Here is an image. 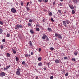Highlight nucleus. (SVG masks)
Returning <instances> with one entry per match:
<instances>
[{"instance_id":"obj_21","label":"nucleus","mask_w":79,"mask_h":79,"mask_svg":"<svg viewBox=\"0 0 79 79\" xmlns=\"http://www.w3.org/2000/svg\"><path fill=\"white\" fill-rule=\"evenodd\" d=\"M59 35V34H57L56 33H55V37H58Z\"/></svg>"},{"instance_id":"obj_38","label":"nucleus","mask_w":79,"mask_h":79,"mask_svg":"<svg viewBox=\"0 0 79 79\" xmlns=\"http://www.w3.org/2000/svg\"><path fill=\"white\" fill-rule=\"evenodd\" d=\"M25 57H27V56H28V54H26L25 55Z\"/></svg>"},{"instance_id":"obj_14","label":"nucleus","mask_w":79,"mask_h":79,"mask_svg":"<svg viewBox=\"0 0 79 79\" xmlns=\"http://www.w3.org/2000/svg\"><path fill=\"white\" fill-rule=\"evenodd\" d=\"M6 56H7V57H10V54L8 53H6Z\"/></svg>"},{"instance_id":"obj_36","label":"nucleus","mask_w":79,"mask_h":79,"mask_svg":"<svg viewBox=\"0 0 79 79\" xmlns=\"http://www.w3.org/2000/svg\"><path fill=\"white\" fill-rule=\"evenodd\" d=\"M51 21H52V22H54V20H53V19L52 18H51Z\"/></svg>"},{"instance_id":"obj_12","label":"nucleus","mask_w":79,"mask_h":79,"mask_svg":"<svg viewBox=\"0 0 79 79\" xmlns=\"http://www.w3.org/2000/svg\"><path fill=\"white\" fill-rule=\"evenodd\" d=\"M58 38H59V39H62V37H61V35H60V34H59V35H58Z\"/></svg>"},{"instance_id":"obj_16","label":"nucleus","mask_w":79,"mask_h":79,"mask_svg":"<svg viewBox=\"0 0 79 79\" xmlns=\"http://www.w3.org/2000/svg\"><path fill=\"white\" fill-rule=\"evenodd\" d=\"M29 44L30 46H32V42H31V41H30Z\"/></svg>"},{"instance_id":"obj_25","label":"nucleus","mask_w":79,"mask_h":79,"mask_svg":"<svg viewBox=\"0 0 79 79\" xmlns=\"http://www.w3.org/2000/svg\"><path fill=\"white\" fill-rule=\"evenodd\" d=\"M15 60L16 61H18L19 60V59H18V58L17 57H16Z\"/></svg>"},{"instance_id":"obj_55","label":"nucleus","mask_w":79,"mask_h":79,"mask_svg":"<svg viewBox=\"0 0 79 79\" xmlns=\"http://www.w3.org/2000/svg\"><path fill=\"white\" fill-rule=\"evenodd\" d=\"M47 40H49V39H48V37L47 38Z\"/></svg>"},{"instance_id":"obj_58","label":"nucleus","mask_w":79,"mask_h":79,"mask_svg":"<svg viewBox=\"0 0 79 79\" xmlns=\"http://www.w3.org/2000/svg\"><path fill=\"white\" fill-rule=\"evenodd\" d=\"M36 79H38V77H37L36 78Z\"/></svg>"},{"instance_id":"obj_3","label":"nucleus","mask_w":79,"mask_h":79,"mask_svg":"<svg viewBox=\"0 0 79 79\" xmlns=\"http://www.w3.org/2000/svg\"><path fill=\"white\" fill-rule=\"evenodd\" d=\"M11 11L12 13H16V9H15V8H12L11 9Z\"/></svg>"},{"instance_id":"obj_45","label":"nucleus","mask_w":79,"mask_h":79,"mask_svg":"<svg viewBox=\"0 0 79 79\" xmlns=\"http://www.w3.org/2000/svg\"><path fill=\"white\" fill-rule=\"evenodd\" d=\"M36 27H39V25H38V24H36Z\"/></svg>"},{"instance_id":"obj_15","label":"nucleus","mask_w":79,"mask_h":79,"mask_svg":"<svg viewBox=\"0 0 79 79\" xmlns=\"http://www.w3.org/2000/svg\"><path fill=\"white\" fill-rule=\"evenodd\" d=\"M52 12H50L48 14L49 16H52Z\"/></svg>"},{"instance_id":"obj_29","label":"nucleus","mask_w":79,"mask_h":79,"mask_svg":"<svg viewBox=\"0 0 79 79\" xmlns=\"http://www.w3.org/2000/svg\"><path fill=\"white\" fill-rule=\"evenodd\" d=\"M0 24H1V25H3V23L1 21H0Z\"/></svg>"},{"instance_id":"obj_32","label":"nucleus","mask_w":79,"mask_h":79,"mask_svg":"<svg viewBox=\"0 0 79 79\" xmlns=\"http://www.w3.org/2000/svg\"><path fill=\"white\" fill-rule=\"evenodd\" d=\"M58 5H59L60 6H62V4H61V3H60L58 4Z\"/></svg>"},{"instance_id":"obj_22","label":"nucleus","mask_w":79,"mask_h":79,"mask_svg":"<svg viewBox=\"0 0 79 79\" xmlns=\"http://www.w3.org/2000/svg\"><path fill=\"white\" fill-rule=\"evenodd\" d=\"M30 32L31 33V34H33L34 33V31H33V30H31Z\"/></svg>"},{"instance_id":"obj_8","label":"nucleus","mask_w":79,"mask_h":79,"mask_svg":"<svg viewBox=\"0 0 79 79\" xmlns=\"http://www.w3.org/2000/svg\"><path fill=\"white\" fill-rule=\"evenodd\" d=\"M12 50L14 54H16V52L15 50V49H14L13 48L12 49Z\"/></svg>"},{"instance_id":"obj_34","label":"nucleus","mask_w":79,"mask_h":79,"mask_svg":"<svg viewBox=\"0 0 79 79\" xmlns=\"http://www.w3.org/2000/svg\"><path fill=\"white\" fill-rule=\"evenodd\" d=\"M29 22L30 23H32V19H30L29 20Z\"/></svg>"},{"instance_id":"obj_10","label":"nucleus","mask_w":79,"mask_h":79,"mask_svg":"<svg viewBox=\"0 0 79 79\" xmlns=\"http://www.w3.org/2000/svg\"><path fill=\"white\" fill-rule=\"evenodd\" d=\"M69 6L72 10H73V9H74V6H73L70 5Z\"/></svg>"},{"instance_id":"obj_28","label":"nucleus","mask_w":79,"mask_h":79,"mask_svg":"<svg viewBox=\"0 0 79 79\" xmlns=\"http://www.w3.org/2000/svg\"><path fill=\"white\" fill-rule=\"evenodd\" d=\"M28 26H32V24H31V23H28Z\"/></svg>"},{"instance_id":"obj_4","label":"nucleus","mask_w":79,"mask_h":79,"mask_svg":"<svg viewBox=\"0 0 79 79\" xmlns=\"http://www.w3.org/2000/svg\"><path fill=\"white\" fill-rule=\"evenodd\" d=\"M47 37V35L45 34H44L43 35L42 38L43 39V40H45V39Z\"/></svg>"},{"instance_id":"obj_52","label":"nucleus","mask_w":79,"mask_h":79,"mask_svg":"<svg viewBox=\"0 0 79 79\" xmlns=\"http://www.w3.org/2000/svg\"><path fill=\"white\" fill-rule=\"evenodd\" d=\"M48 2V0H45V2Z\"/></svg>"},{"instance_id":"obj_56","label":"nucleus","mask_w":79,"mask_h":79,"mask_svg":"<svg viewBox=\"0 0 79 79\" xmlns=\"http://www.w3.org/2000/svg\"><path fill=\"white\" fill-rule=\"evenodd\" d=\"M31 55H33V52H31Z\"/></svg>"},{"instance_id":"obj_11","label":"nucleus","mask_w":79,"mask_h":79,"mask_svg":"<svg viewBox=\"0 0 79 79\" xmlns=\"http://www.w3.org/2000/svg\"><path fill=\"white\" fill-rule=\"evenodd\" d=\"M48 31L49 32H52V29L50 28H48Z\"/></svg>"},{"instance_id":"obj_20","label":"nucleus","mask_w":79,"mask_h":79,"mask_svg":"<svg viewBox=\"0 0 79 79\" xmlns=\"http://www.w3.org/2000/svg\"><path fill=\"white\" fill-rule=\"evenodd\" d=\"M38 65L40 66H42V63L41 62L40 63L38 64Z\"/></svg>"},{"instance_id":"obj_13","label":"nucleus","mask_w":79,"mask_h":79,"mask_svg":"<svg viewBox=\"0 0 79 79\" xmlns=\"http://www.w3.org/2000/svg\"><path fill=\"white\" fill-rule=\"evenodd\" d=\"M3 32V30L1 29L0 28V34H1Z\"/></svg>"},{"instance_id":"obj_27","label":"nucleus","mask_w":79,"mask_h":79,"mask_svg":"<svg viewBox=\"0 0 79 79\" xmlns=\"http://www.w3.org/2000/svg\"><path fill=\"white\" fill-rule=\"evenodd\" d=\"M26 9L27 10V11H29V10H30V9L29 7H26Z\"/></svg>"},{"instance_id":"obj_57","label":"nucleus","mask_w":79,"mask_h":79,"mask_svg":"<svg viewBox=\"0 0 79 79\" xmlns=\"http://www.w3.org/2000/svg\"><path fill=\"white\" fill-rule=\"evenodd\" d=\"M15 29H18V28H17V27H15Z\"/></svg>"},{"instance_id":"obj_60","label":"nucleus","mask_w":79,"mask_h":79,"mask_svg":"<svg viewBox=\"0 0 79 79\" xmlns=\"http://www.w3.org/2000/svg\"><path fill=\"white\" fill-rule=\"evenodd\" d=\"M2 66V65H1V64H0V67H1Z\"/></svg>"},{"instance_id":"obj_24","label":"nucleus","mask_w":79,"mask_h":79,"mask_svg":"<svg viewBox=\"0 0 79 79\" xmlns=\"http://www.w3.org/2000/svg\"><path fill=\"white\" fill-rule=\"evenodd\" d=\"M58 12L59 13H60V14H62V13H61V11L60 10H58Z\"/></svg>"},{"instance_id":"obj_33","label":"nucleus","mask_w":79,"mask_h":79,"mask_svg":"<svg viewBox=\"0 0 79 79\" xmlns=\"http://www.w3.org/2000/svg\"><path fill=\"white\" fill-rule=\"evenodd\" d=\"M39 61H41V57H39L38 58Z\"/></svg>"},{"instance_id":"obj_50","label":"nucleus","mask_w":79,"mask_h":79,"mask_svg":"<svg viewBox=\"0 0 79 79\" xmlns=\"http://www.w3.org/2000/svg\"><path fill=\"white\" fill-rule=\"evenodd\" d=\"M4 69L5 70H6V69H6V68H4Z\"/></svg>"},{"instance_id":"obj_6","label":"nucleus","mask_w":79,"mask_h":79,"mask_svg":"<svg viewBox=\"0 0 79 79\" xmlns=\"http://www.w3.org/2000/svg\"><path fill=\"white\" fill-rule=\"evenodd\" d=\"M63 24L65 27H67V26L66 25V21H63Z\"/></svg>"},{"instance_id":"obj_26","label":"nucleus","mask_w":79,"mask_h":79,"mask_svg":"<svg viewBox=\"0 0 79 79\" xmlns=\"http://www.w3.org/2000/svg\"><path fill=\"white\" fill-rule=\"evenodd\" d=\"M72 61H76V59H75L74 58H72Z\"/></svg>"},{"instance_id":"obj_61","label":"nucleus","mask_w":79,"mask_h":79,"mask_svg":"<svg viewBox=\"0 0 79 79\" xmlns=\"http://www.w3.org/2000/svg\"><path fill=\"white\" fill-rule=\"evenodd\" d=\"M30 56V55H28V56Z\"/></svg>"},{"instance_id":"obj_39","label":"nucleus","mask_w":79,"mask_h":79,"mask_svg":"<svg viewBox=\"0 0 79 79\" xmlns=\"http://www.w3.org/2000/svg\"><path fill=\"white\" fill-rule=\"evenodd\" d=\"M68 76V73H67L65 74V76L67 77Z\"/></svg>"},{"instance_id":"obj_49","label":"nucleus","mask_w":79,"mask_h":79,"mask_svg":"<svg viewBox=\"0 0 79 79\" xmlns=\"http://www.w3.org/2000/svg\"><path fill=\"white\" fill-rule=\"evenodd\" d=\"M44 70H46V69H47L46 68L44 67Z\"/></svg>"},{"instance_id":"obj_23","label":"nucleus","mask_w":79,"mask_h":79,"mask_svg":"<svg viewBox=\"0 0 79 79\" xmlns=\"http://www.w3.org/2000/svg\"><path fill=\"white\" fill-rule=\"evenodd\" d=\"M10 68V65H9L6 67V69H9V68Z\"/></svg>"},{"instance_id":"obj_47","label":"nucleus","mask_w":79,"mask_h":79,"mask_svg":"<svg viewBox=\"0 0 79 79\" xmlns=\"http://www.w3.org/2000/svg\"><path fill=\"white\" fill-rule=\"evenodd\" d=\"M39 2H41L42 1V0H38Z\"/></svg>"},{"instance_id":"obj_62","label":"nucleus","mask_w":79,"mask_h":79,"mask_svg":"<svg viewBox=\"0 0 79 79\" xmlns=\"http://www.w3.org/2000/svg\"><path fill=\"white\" fill-rule=\"evenodd\" d=\"M28 6V5L27 4V6Z\"/></svg>"},{"instance_id":"obj_40","label":"nucleus","mask_w":79,"mask_h":79,"mask_svg":"<svg viewBox=\"0 0 79 79\" xmlns=\"http://www.w3.org/2000/svg\"><path fill=\"white\" fill-rule=\"evenodd\" d=\"M2 42H5V39H3L2 40Z\"/></svg>"},{"instance_id":"obj_2","label":"nucleus","mask_w":79,"mask_h":79,"mask_svg":"<svg viewBox=\"0 0 79 79\" xmlns=\"http://www.w3.org/2000/svg\"><path fill=\"white\" fill-rule=\"evenodd\" d=\"M16 27H17V29H20V28H22L23 26L21 25H20L19 24H17L16 26Z\"/></svg>"},{"instance_id":"obj_35","label":"nucleus","mask_w":79,"mask_h":79,"mask_svg":"<svg viewBox=\"0 0 79 79\" xmlns=\"http://www.w3.org/2000/svg\"><path fill=\"white\" fill-rule=\"evenodd\" d=\"M50 79H53V76H51L50 77Z\"/></svg>"},{"instance_id":"obj_7","label":"nucleus","mask_w":79,"mask_h":79,"mask_svg":"<svg viewBox=\"0 0 79 79\" xmlns=\"http://www.w3.org/2000/svg\"><path fill=\"white\" fill-rule=\"evenodd\" d=\"M73 2H74L75 3H77L79 2V0H73Z\"/></svg>"},{"instance_id":"obj_43","label":"nucleus","mask_w":79,"mask_h":79,"mask_svg":"<svg viewBox=\"0 0 79 79\" xmlns=\"http://www.w3.org/2000/svg\"><path fill=\"white\" fill-rule=\"evenodd\" d=\"M41 51V48H40L39 49V52H40Z\"/></svg>"},{"instance_id":"obj_46","label":"nucleus","mask_w":79,"mask_h":79,"mask_svg":"<svg viewBox=\"0 0 79 79\" xmlns=\"http://www.w3.org/2000/svg\"><path fill=\"white\" fill-rule=\"evenodd\" d=\"M45 19H43V22L44 23V22H45Z\"/></svg>"},{"instance_id":"obj_41","label":"nucleus","mask_w":79,"mask_h":79,"mask_svg":"<svg viewBox=\"0 0 79 79\" xmlns=\"http://www.w3.org/2000/svg\"><path fill=\"white\" fill-rule=\"evenodd\" d=\"M24 4V3L23 2H21V5H22V6H23V4Z\"/></svg>"},{"instance_id":"obj_53","label":"nucleus","mask_w":79,"mask_h":79,"mask_svg":"<svg viewBox=\"0 0 79 79\" xmlns=\"http://www.w3.org/2000/svg\"><path fill=\"white\" fill-rule=\"evenodd\" d=\"M53 5H55V2H54L53 3Z\"/></svg>"},{"instance_id":"obj_54","label":"nucleus","mask_w":79,"mask_h":79,"mask_svg":"<svg viewBox=\"0 0 79 79\" xmlns=\"http://www.w3.org/2000/svg\"><path fill=\"white\" fill-rule=\"evenodd\" d=\"M29 2H27V5H29Z\"/></svg>"},{"instance_id":"obj_42","label":"nucleus","mask_w":79,"mask_h":79,"mask_svg":"<svg viewBox=\"0 0 79 79\" xmlns=\"http://www.w3.org/2000/svg\"><path fill=\"white\" fill-rule=\"evenodd\" d=\"M64 60H67V59H68V57H64Z\"/></svg>"},{"instance_id":"obj_9","label":"nucleus","mask_w":79,"mask_h":79,"mask_svg":"<svg viewBox=\"0 0 79 79\" xmlns=\"http://www.w3.org/2000/svg\"><path fill=\"white\" fill-rule=\"evenodd\" d=\"M55 62L56 63H59L60 62V60L57 59L55 60Z\"/></svg>"},{"instance_id":"obj_5","label":"nucleus","mask_w":79,"mask_h":79,"mask_svg":"<svg viewBox=\"0 0 79 79\" xmlns=\"http://www.w3.org/2000/svg\"><path fill=\"white\" fill-rule=\"evenodd\" d=\"M0 76L1 77H3V76H5V74L4 72H2L0 73Z\"/></svg>"},{"instance_id":"obj_64","label":"nucleus","mask_w":79,"mask_h":79,"mask_svg":"<svg viewBox=\"0 0 79 79\" xmlns=\"http://www.w3.org/2000/svg\"><path fill=\"white\" fill-rule=\"evenodd\" d=\"M78 34H79V31H78Z\"/></svg>"},{"instance_id":"obj_51","label":"nucleus","mask_w":79,"mask_h":79,"mask_svg":"<svg viewBox=\"0 0 79 79\" xmlns=\"http://www.w3.org/2000/svg\"><path fill=\"white\" fill-rule=\"evenodd\" d=\"M47 64L48 65V67L49 66V65H50V63H48Z\"/></svg>"},{"instance_id":"obj_63","label":"nucleus","mask_w":79,"mask_h":79,"mask_svg":"<svg viewBox=\"0 0 79 79\" xmlns=\"http://www.w3.org/2000/svg\"><path fill=\"white\" fill-rule=\"evenodd\" d=\"M64 13H66V12H64Z\"/></svg>"},{"instance_id":"obj_30","label":"nucleus","mask_w":79,"mask_h":79,"mask_svg":"<svg viewBox=\"0 0 79 79\" xmlns=\"http://www.w3.org/2000/svg\"><path fill=\"white\" fill-rule=\"evenodd\" d=\"M50 50L52 51H53V50H54V48H50Z\"/></svg>"},{"instance_id":"obj_59","label":"nucleus","mask_w":79,"mask_h":79,"mask_svg":"<svg viewBox=\"0 0 79 79\" xmlns=\"http://www.w3.org/2000/svg\"><path fill=\"white\" fill-rule=\"evenodd\" d=\"M60 2H63V0H60Z\"/></svg>"},{"instance_id":"obj_18","label":"nucleus","mask_w":79,"mask_h":79,"mask_svg":"<svg viewBox=\"0 0 79 79\" xmlns=\"http://www.w3.org/2000/svg\"><path fill=\"white\" fill-rule=\"evenodd\" d=\"M72 13L73 15H74V14L75 13V11H74V10H72Z\"/></svg>"},{"instance_id":"obj_37","label":"nucleus","mask_w":79,"mask_h":79,"mask_svg":"<svg viewBox=\"0 0 79 79\" xmlns=\"http://www.w3.org/2000/svg\"><path fill=\"white\" fill-rule=\"evenodd\" d=\"M22 64H25V62L24 61H23L22 62Z\"/></svg>"},{"instance_id":"obj_48","label":"nucleus","mask_w":79,"mask_h":79,"mask_svg":"<svg viewBox=\"0 0 79 79\" xmlns=\"http://www.w3.org/2000/svg\"><path fill=\"white\" fill-rule=\"evenodd\" d=\"M77 53H76V52L74 53V55H77Z\"/></svg>"},{"instance_id":"obj_31","label":"nucleus","mask_w":79,"mask_h":79,"mask_svg":"<svg viewBox=\"0 0 79 79\" xmlns=\"http://www.w3.org/2000/svg\"><path fill=\"white\" fill-rule=\"evenodd\" d=\"M7 37H10V34L8 33L7 34Z\"/></svg>"},{"instance_id":"obj_1","label":"nucleus","mask_w":79,"mask_h":79,"mask_svg":"<svg viewBox=\"0 0 79 79\" xmlns=\"http://www.w3.org/2000/svg\"><path fill=\"white\" fill-rule=\"evenodd\" d=\"M21 71V69L19 68L17 69V72H16V74L17 76H20L21 75V73H20Z\"/></svg>"},{"instance_id":"obj_19","label":"nucleus","mask_w":79,"mask_h":79,"mask_svg":"<svg viewBox=\"0 0 79 79\" xmlns=\"http://www.w3.org/2000/svg\"><path fill=\"white\" fill-rule=\"evenodd\" d=\"M36 31H40V29L39 28H36Z\"/></svg>"},{"instance_id":"obj_44","label":"nucleus","mask_w":79,"mask_h":79,"mask_svg":"<svg viewBox=\"0 0 79 79\" xmlns=\"http://www.w3.org/2000/svg\"><path fill=\"white\" fill-rule=\"evenodd\" d=\"M3 48V46H1V48L2 49Z\"/></svg>"},{"instance_id":"obj_17","label":"nucleus","mask_w":79,"mask_h":79,"mask_svg":"<svg viewBox=\"0 0 79 79\" xmlns=\"http://www.w3.org/2000/svg\"><path fill=\"white\" fill-rule=\"evenodd\" d=\"M66 23L67 24H69V23H70V22H69V20H67L66 21Z\"/></svg>"}]
</instances>
